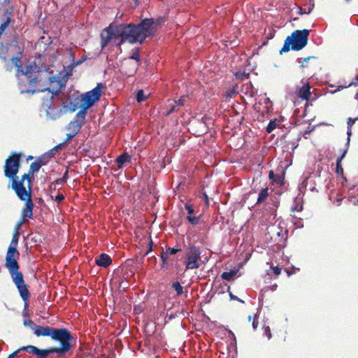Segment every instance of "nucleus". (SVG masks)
<instances>
[{
	"label": "nucleus",
	"mask_w": 358,
	"mask_h": 358,
	"mask_svg": "<svg viewBox=\"0 0 358 358\" xmlns=\"http://www.w3.org/2000/svg\"><path fill=\"white\" fill-rule=\"evenodd\" d=\"M162 19L145 18L138 24H113L104 28L101 33V46L104 48L110 42L121 45L125 42L142 44L146 38L152 36Z\"/></svg>",
	"instance_id": "f257e3e1"
},
{
	"label": "nucleus",
	"mask_w": 358,
	"mask_h": 358,
	"mask_svg": "<svg viewBox=\"0 0 358 358\" xmlns=\"http://www.w3.org/2000/svg\"><path fill=\"white\" fill-rule=\"evenodd\" d=\"M19 257L20 252L17 249L8 248L6 255L5 266L8 269L22 299L24 301L25 306H27V301L30 297V292L27 285L24 282L22 273L19 271L20 265L17 262Z\"/></svg>",
	"instance_id": "f03ea898"
},
{
	"label": "nucleus",
	"mask_w": 358,
	"mask_h": 358,
	"mask_svg": "<svg viewBox=\"0 0 358 358\" xmlns=\"http://www.w3.org/2000/svg\"><path fill=\"white\" fill-rule=\"evenodd\" d=\"M41 337H49L52 341L59 343V347H50L55 353L59 355L68 352L76 343V338L66 328L45 326Z\"/></svg>",
	"instance_id": "7ed1b4c3"
},
{
	"label": "nucleus",
	"mask_w": 358,
	"mask_h": 358,
	"mask_svg": "<svg viewBox=\"0 0 358 358\" xmlns=\"http://www.w3.org/2000/svg\"><path fill=\"white\" fill-rule=\"evenodd\" d=\"M27 93L34 94L35 92H43L44 94L41 96L42 100V107L46 111V115L52 120H56L59 119L63 114V110L59 106L56 107V103L54 101V93L50 90V88H45L41 90H28L26 91Z\"/></svg>",
	"instance_id": "20e7f679"
},
{
	"label": "nucleus",
	"mask_w": 358,
	"mask_h": 358,
	"mask_svg": "<svg viewBox=\"0 0 358 358\" xmlns=\"http://www.w3.org/2000/svg\"><path fill=\"white\" fill-rule=\"evenodd\" d=\"M309 34L310 31L306 29L294 31L285 40L284 45L280 50V54L287 52L290 50L294 51L302 50L308 43Z\"/></svg>",
	"instance_id": "39448f33"
},
{
	"label": "nucleus",
	"mask_w": 358,
	"mask_h": 358,
	"mask_svg": "<svg viewBox=\"0 0 358 358\" xmlns=\"http://www.w3.org/2000/svg\"><path fill=\"white\" fill-rule=\"evenodd\" d=\"M22 153L13 152L6 159L3 167L4 176L11 180V188L14 190V181L19 182L20 178L17 176L21 166Z\"/></svg>",
	"instance_id": "423d86ee"
},
{
	"label": "nucleus",
	"mask_w": 358,
	"mask_h": 358,
	"mask_svg": "<svg viewBox=\"0 0 358 358\" xmlns=\"http://www.w3.org/2000/svg\"><path fill=\"white\" fill-rule=\"evenodd\" d=\"M14 192L17 196L21 200L24 201L25 203L22 210V217L24 218H33V209L34 204L31 199V188L22 187L21 185H14Z\"/></svg>",
	"instance_id": "0eeeda50"
},
{
	"label": "nucleus",
	"mask_w": 358,
	"mask_h": 358,
	"mask_svg": "<svg viewBox=\"0 0 358 358\" xmlns=\"http://www.w3.org/2000/svg\"><path fill=\"white\" fill-rule=\"evenodd\" d=\"M104 87V83H99L94 89L85 93L82 99V110L85 112L87 109L92 107L95 102L100 99Z\"/></svg>",
	"instance_id": "6e6552de"
},
{
	"label": "nucleus",
	"mask_w": 358,
	"mask_h": 358,
	"mask_svg": "<svg viewBox=\"0 0 358 358\" xmlns=\"http://www.w3.org/2000/svg\"><path fill=\"white\" fill-rule=\"evenodd\" d=\"M201 260L200 248L195 245L190 246L185 254V265L187 270L196 269L200 266Z\"/></svg>",
	"instance_id": "1a4fd4ad"
},
{
	"label": "nucleus",
	"mask_w": 358,
	"mask_h": 358,
	"mask_svg": "<svg viewBox=\"0 0 358 358\" xmlns=\"http://www.w3.org/2000/svg\"><path fill=\"white\" fill-rule=\"evenodd\" d=\"M41 168V164L36 163V161L32 162L29 166L28 173H24L21 176L19 182L14 181L13 186L15 185V184H16L17 185H21V187H26L24 185V181L27 180V189H29V187L31 188V182H32L34 174L35 173L38 172Z\"/></svg>",
	"instance_id": "9d476101"
},
{
	"label": "nucleus",
	"mask_w": 358,
	"mask_h": 358,
	"mask_svg": "<svg viewBox=\"0 0 358 358\" xmlns=\"http://www.w3.org/2000/svg\"><path fill=\"white\" fill-rule=\"evenodd\" d=\"M131 67L129 71H125V74L128 76H132L136 71L138 67L140 66V51L138 48L135 49L132 55L123 61V65L126 67L127 65H131Z\"/></svg>",
	"instance_id": "9b49d317"
},
{
	"label": "nucleus",
	"mask_w": 358,
	"mask_h": 358,
	"mask_svg": "<svg viewBox=\"0 0 358 358\" xmlns=\"http://www.w3.org/2000/svg\"><path fill=\"white\" fill-rule=\"evenodd\" d=\"M85 122V112L84 110H80L76 114L75 120L69 122L66 129L73 132L74 134H78Z\"/></svg>",
	"instance_id": "f8f14e48"
},
{
	"label": "nucleus",
	"mask_w": 358,
	"mask_h": 358,
	"mask_svg": "<svg viewBox=\"0 0 358 358\" xmlns=\"http://www.w3.org/2000/svg\"><path fill=\"white\" fill-rule=\"evenodd\" d=\"M311 87L309 83H304L301 87H297L296 89V94L298 97L303 100L310 101L311 96ZM313 99H311L312 101Z\"/></svg>",
	"instance_id": "ddd939ff"
},
{
	"label": "nucleus",
	"mask_w": 358,
	"mask_h": 358,
	"mask_svg": "<svg viewBox=\"0 0 358 358\" xmlns=\"http://www.w3.org/2000/svg\"><path fill=\"white\" fill-rule=\"evenodd\" d=\"M192 130L194 132L196 136H201L202 134L207 132L208 127L205 122L203 120H196L190 124Z\"/></svg>",
	"instance_id": "4468645a"
},
{
	"label": "nucleus",
	"mask_w": 358,
	"mask_h": 358,
	"mask_svg": "<svg viewBox=\"0 0 358 358\" xmlns=\"http://www.w3.org/2000/svg\"><path fill=\"white\" fill-rule=\"evenodd\" d=\"M24 326H28L33 331L36 337H41L43 331L45 326H41L35 324L31 320H24L23 322Z\"/></svg>",
	"instance_id": "2eb2a0df"
},
{
	"label": "nucleus",
	"mask_w": 358,
	"mask_h": 358,
	"mask_svg": "<svg viewBox=\"0 0 358 358\" xmlns=\"http://www.w3.org/2000/svg\"><path fill=\"white\" fill-rule=\"evenodd\" d=\"M95 263L99 266L107 268L112 264V259L108 255L101 253L95 259Z\"/></svg>",
	"instance_id": "dca6fc26"
},
{
	"label": "nucleus",
	"mask_w": 358,
	"mask_h": 358,
	"mask_svg": "<svg viewBox=\"0 0 358 358\" xmlns=\"http://www.w3.org/2000/svg\"><path fill=\"white\" fill-rule=\"evenodd\" d=\"M13 67L17 68V72L20 71V69L22 67V60L21 57L15 56L11 58V62H6L5 64L4 68L6 71H10L13 70Z\"/></svg>",
	"instance_id": "f3484780"
},
{
	"label": "nucleus",
	"mask_w": 358,
	"mask_h": 358,
	"mask_svg": "<svg viewBox=\"0 0 358 358\" xmlns=\"http://www.w3.org/2000/svg\"><path fill=\"white\" fill-rule=\"evenodd\" d=\"M241 92L248 97H253L257 93L251 82L244 84L241 87Z\"/></svg>",
	"instance_id": "a211bd4d"
},
{
	"label": "nucleus",
	"mask_w": 358,
	"mask_h": 358,
	"mask_svg": "<svg viewBox=\"0 0 358 358\" xmlns=\"http://www.w3.org/2000/svg\"><path fill=\"white\" fill-rule=\"evenodd\" d=\"M340 152H341V155L336 159V172L338 175L343 176V169L341 166V162H342L343 159L345 157V156L346 155L348 152H347V149H342L340 150Z\"/></svg>",
	"instance_id": "6ab92c4d"
},
{
	"label": "nucleus",
	"mask_w": 358,
	"mask_h": 358,
	"mask_svg": "<svg viewBox=\"0 0 358 358\" xmlns=\"http://www.w3.org/2000/svg\"><path fill=\"white\" fill-rule=\"evenodd\" d=\"M55 353L51 348L45 349H39L38 348L36 350L34 355L36 358H48L50 355Z\"/></svg>",
	"instance_id": "aec40b11"
},
{
	"label": "nucleus",
	"mask_w": 358,
	"mask_h": 358,
	"mask_svg": "<svg viewBox=\"0 0 358 358\" xmlns=\"http://www.w3.org/2000/svg\"><path fill=\"white\" fill-rule=\"evenodd\" d=\"M269 179L278 185L284 184L285 176L283 174L275 175L273 171L271 170L268 173Z\"/></svg>",
	"instance_id": "412c9836"
},
{
	"label": "nucleus",
	"mask_w": 358,
	"mask_h": 358,
	"mask_svg": "<svg viewBox=\"0 0 358 358\" xmlns=\"http://www.w3.org/2000/svg\"><path fill=\"white\" fill-rule=\"evenodd\" d=\"M130 161L131 156L127 152L122 153L116 159L118 169H121L124 163L129 162Z\"/></svg>",
	"instance_id": "4be33fe9"
},
{
	"label": "nucleus",
	"mask_w": 358,
	"mask_h": 358,
	"mask_svg": "<svg viewBox=\"0 0 358 358\" xmlns=\"http://www.w3.org/2000/svg\"><path fill=\"white\" fill-rule=\"evenodd\" d=\"M268 195H269L268 188V187L262 188L259 193L256 204L259 205V204H261L263 202H264L265 200L268 196Z\"/></svg>",
	"instance_id": "5701e85b"
},
{
	"label": "nucleus",
	"mask_w": 358,
	"mask_h": 358,
	"mask_svg": "<svg viewBox=\"0 0 358 358\" xmlns=\"http://www.w3.org/2000/svg\"><path fill=\"white\" fill-rule=\"evenodd\" d=\"M59 108H62L63 110V113L66 112H73L76 110V105H74L72 102L64 101L62 102Z\"/></svg>",
	"instance_id": "b1692460"
},
{
	"label": "nucleus",
	"mask_w": 358,
	"mask_h": 358,
	"mask_svg": "<svg viewBox=\"0 0 358 358\" xmlns=\"http://www.w3.org/2000/svg\"><path fill=\"white\" fill-rule=\"evenodd\" d=\"M236 273H237V271L231 270L229 271H226V272L222 273L221 275V278L223 280L230 281L236 275Z\"/></svg>",
	"instance_id": "393cba45"
},
{
	"label": "nucleus",
	"mask_w": 358,
	"mask_h": 358,
	"mask_svg": "<svg viewBox=\"0 0 358 358\" xmlns=\"http://www.w3.org/2000/svg\"><path fill=\"white\" fill-rule=\"evenodd\" d=\"M20 235V231H15L13 235L10 244L8 248H13L14 249H17Z\"/></svg>",
	"instance_id": "a878e982"
},
{
	"label": "nucleus",
	"mask_w": 358,
	"mask_h": 358,
	"mask_svg": "<svg viewBox=\"0 0 358 358\" xmlns=\"http://www.w3.org/2000/svg\"><path fill=\"white\" fill-rule=\"evenodd\" d=\"M238 94V87L237 85H236L231 89L228 90L225 92V96L227 97L232 98V97H234Z\"/></svg>",
	"instance_id": "bb28decb"
},
{
	"label": "nucleus",
	"mask_w": 358,
	"mask_h": 358,
	"mask_svg": "<svg viewBox=\"0 0 358 358\" xmlns=\"http://www.w3.org/2000/svg\"><path fill=\"white\" fill-rule=\"evenodd\" d=\"M8 52V48L6 47H4L3 45V43H1V48H0V58L5 62H7V54Z\"/></svg>",
	"instance_id": "cd10ccee"
},
{
	"label": "nucleus",
	"mask_w": 358,
	"mask_h": 358,
	"mask_svg": "<svg viewBox=\"0 0 358 358\" xmlns=\"http://www.w3.org/2000/svg\"><path fill=\"white\" fill-rule=\"evenodd\" d=\"M172 287L176 290L178 296H180L183 294V287L178 281L173 282Z\"/></svg>",
	"instance_id": "c85d7f7f"
},
{
	"label": "nucleus",
	"mask_w": 358,
	"mask_h": 358,
	"mask_svg": "<svg viewBox=\"0 0 358 358\" xmlns=\"http://www.w3.org/2000/svg\"><path fill=\"white\" fill-rule=\"evenodd\" d=\"M352 85H354V86L358 85V76L355 78V80H353L352 83H350L348 86L338 85L335 90L331 92V93H336V92L340 91L341 90H343L344 88L350 87Z\"/></svg>",
	"instance_id": "c756f323"
},
{
	"label": "nucleus",
	"mask_w": 358,
	"mask_h": 358,
	"mask_svg": "<svg viewBox=\"0 0 358 358\" xmlns=\"http://www.w3.org/2000/svg\"><path fill=\"white\" fill-rule=\"evenodd\" d=\"M148 96L145 95L143 90H139L136 93V101L138 103L143 102L147 99Z\"/></svg>",
	"instance_id": "7c9ffc66"
},
{
	"label": "nucleus",
	"mask_w": 358,
	"mask_h": 358,
	"mask_svg": "<svg viewBox=\"0 0 358 358\" xmlns=\"http://www.w3.org/2000/svg\"><path fill=\"white\" fill-rule=\"evenodd\" d=\"M36 348H37V347H36L34 345H29L23 346V347L20 348V350H23L28 353L34 355L36 353Z\"/></svg>",
	"instance_id": "2f4dec72"
},
{
	"label": "nucleus",
	"mask_w": 358,
	"mask_h": 358,
	"mask_svg": "<svg viewBox=\"0 0 358 358\" xmlns=\"http://www.w3.org/2000/svg\"><path fill=\"white\" fill-rule=\"evenodd\" d=\"M278 126L276 120H271L266 127V131L271 133Z\"/></svg>",
	"instance_id": "473e14b6"
},
{
	"label": "nucleus",
	"mask_w": 358,
	"mask_h": 358,
	"mask_svg": "<svg viewBox=\"0 0 358 358\" xmlns=\"http://www.w3.org/2000/svg\"><path fill=\"white\" fill-rule=\"evenodd\" d=\"M23 74L26 76L28 79H29L28 82L30 85H34L35 84H36L37 78L35 76L33 78H31V73L29 71H27L25 73H23Z\"/></svg>",
	"instance_id": "72a5a7b5"
},
{
	"label": "nucleus",
	"mask_w": 358,
	"mask_h": 358,
	"mask_svg": "<svg viewBox=\"0 0 358 358\" xmlns=\"http://www.w3.org/2000/svg\"><path fill=\"white\" fill-rule=\"evenodd\" d=\"M168 257L169 255L166 253L165 251H163L160 255V258L162 259V267H166L168 264Z\"/></svg>",
	"instance_id": "f704fd0d"
},
{
	"label": "nucleus",
	"mask_w": 358,
	"mask_h": 358,
	"mask_svg": "<svg viewBox=\"0 0 358 358\" xmlns=\"http://www.w3.org/2000/svg\"><path fill=\"white\" fill-rule=\"evenodd\" d=\"M234 75L236 78L240 79V80H243L245 78H248L250 73H245V71H239V72H236Z\"/></svg>",
	"instance_id": "c9c22d12"
},
{
	"label": "nucleus",
	"mask_w": 358,
	"mask_h": 358,
	"mask_svg": "<svg viewBox=\"0 0 358 358\" xmlns=\"http://www.w3.org/2000/svg\"><path fill=\"white\" fill-rule=\"evenodd\" d=\"M187 219L192 225H196L199 221V217L196 216L188 215Z\"/></svg>",
	"instance_id": "e433bc0d"
},
{
	"label": "nucleus",
	"mask_w": 358,
	"mask_h": 358,
	"mask_svg": "<svg viewBox=\"0 0 358 358\" xmlns=\"http://www.w3.org/2000/svg\"><path fill=\"white\" fill-rule=\"evenodd\" d=\"M351 129L350 127H348V132H347V134H348V138H347V142L345 145V148L343 149H347V151L348 150V148H349V145H350V136L352 135V131H351Z\"/></svg>",
	"instance_id": "4c0bfd02"
},
{
	"label": "nucleus",
	"mask_w": 358,
	"mask_h": 358,
	"mask_svg": "<svg viewBox=\"0 0 358 358\" xmlns=\"http://www.w3.org/2000/svg\"><path fill=\"white\" fill-rule=\"evenodd\" d=\"M36 162L41 164V166H43L48 163V159L47 157L41 156L36 159Z\"/></svg>",
	"instance_id": "58836bf2"
},
{
	"label": "nucleus",
	"mask_w": 358,
	"mask_h": 358,
	"mask_svg": "<svg viewBox=\"0 0 358 358\" xmlns=\"http://www.w3.org/2000/svg\"><path fill=\"white\" fill-rule=\"evenodd\" d=\"M180 251V249H175L172 248H168L166 249L165 252L168 255H173L176 254L178 252Z\"/></svg>",
	"instance_id": "ea45409f"
},
{
	"label": "nucleus",
	"mask_w": 358,
	"mask_h": 358,
	"mask_svg": "<svg viewBox=\"0 0 358 358\" xmlns=\"http://www.w3.org/2000/svg\"><path fill=\"white\" fill-rule=\"evenodd\" d=\"M28 220H26V218H24L23 217H22V219L16 224L15 225V231H19L20 227H22V225L23 224H24L26 222H27Z\"/></svg>",
	"instance_id": "a19ab883"
},
{
	"label": "nucleus",
	"mask_w": 358,
	"mask_h": 358,
	"mask_svg": "<svg viewBox=\"0 0 358 358\" xmlns=\"http://www.w3.org/2000/svg\"><path fill=\"white\" fill-rule=\"evenodd\" d=\"M311 59H316V57H308L304 58L303 59V61L301 62V67H302L303 69L307 68L308 67V66L306 65L307 62Z\"/></svg>",
	"instance_id": "79ce46f5"
},
{
	"label": "nucleus",
	"mask_w": 358,
	"mask_h": 358,
	"mask_svg": "<svg viewBox=\"0 0 358 358\" xmlns=\"http://www.w3.org/2000/svg\"><path fill=\"white\" fill-rule=\"evenodd\" d=\"M185 208L187 210V213L189 214V215H191L192 214L194 213V207H193L192 205L189 204V203H187L185 205Z\"/></svg>",
	"instance_id": "37998d69"
},
{
	"label": "nucleus",
	"mask_w": 358,
	"mask_h": 358,
	"mask_svg": "<svg viewBox=\"0 0 358 358\" xmlns=\"http://www.w3.org/2000/svg\"><path fill=\"white\" fill-rule=\"evenodd\" d=\"M357 120H358V116L355 118L349 117L348 119V122H347L348 127L352 128V127L353 126V124L355 123V122Z\"/></svg>",
	"instance_id": "c03bdc74"
},
{
	"label": "nucleus",
	"mask_w": 358,
	"mask_h": 358,
	"mask_svg": "<svg viewBox=\"0 0 358 358\" xmlns=\"http://www.w3.org/2000/svg\"><path fill=\"white\" fill-rule=\"evenodd\" d=\"M273 273L276 275V276H278L280 273H281V268H280L279 266H271V267Z\"/></svg>",
	"instance_id": "a18cd8bd"
},
{
	"label": "nucleus",
	"mask_w": 358,
	"mask_h": 358,
	"mask_svg": "<svg viewBox=\"0 0 358 358\" xmlns=\"http://www.w3.org/2000/svg\"><path fill=\"white\" fill-rule=\"evenodd\" d=\"M303 210V206L299 205V203H295L294 206L292 207V212L294 213L295 211H301Z\"/></svg>",
	"instance_id": "49530a36"
},
{
	"label": "nucleus",
	"mask_w": 358,
	"mask_h": 358,
	"mask_svg": "<svg viewBox=\"0 0 358 358\" xmlns=\"http://www.w3.org/2000/svg\"><path fill=\"white\" fill-rule=\"evenodd\" d=\"M264 334L266 336V337L270 339L272 336L271 335V329H270V327L268 326L267 327H265L264 328Z\"/></svg>",
	"instance_id": "de8ad7c7"
},
{
	"label": "nucleus",
	"mask_w": 358,
	"mask_h": 358,
	"mask_svg": "<svg viewBox=\"0 0 358 358\" xmlns=\"http://www.w3.org/2000/svg\"><path fill=\"white\" fill-rule=\"evenodd\" d=\"M64 182H66L62 179V178H58L56 180H55V182H53L52 183H51V185H50V187L52 188V186H53V185H61Z\"/></svg>",
	"instance_id": "09e8293b"
},
{
	"label": "nucleus",
	"mask_w": 358,
	"mask_h": 358,
	"mask_svg": "<svg viewBox=\"0 0 358 358\" xmlns=\"http://www.w3.org/2000/svg\"><path fill=\"white\" fill-rule=\"evenodd\" d=\"M64 198L65 197H64V196L62 194L59 193L55 196V201L58 202V203H60V202H62L64 199Z\"/></svg>",
	"instance_id": "8fccbe9b"
},
{
	"label": "nucleus",
	"mask_w": 358,
	"mask_h": 358,
	"mask_svg": "<svg viewBox=\"0 0 358 358\" xmlns=\"http://www.w3.org/2000/svg\"><path fill=\"white\" fill-rule=\"evenodd\" d=\"M76 134H74L73 132L70 131L69 133L66 134V139L64 141V143L69 141L71 138H73Z\"/></svg>",
	"instance_id": "3c124183"
},
{
	"label": "nucleus",
	"mask_w": 358,
	"mask_h": 358,
	"mask_svg": "<svg viewBox=\"0 0 358 358\" xmlns=\"http://www.w3.org/2000/svg\"><path fill=\"white\" fill-rule=\"evenodd\" d=\"M185 97H181L177 101H175V103L177 106H183L185 104Z\"/></svg>",
	"instance_id": "603ef678"
},
{
	"label": "nucleus",
	"mask_w": 358,
	"mask_h": 358,
	"mask_svg": "<svg viewBox=\"0 0 358 358\" xmlns=\"http://www.w3.org/2000/svg\"><path fill=\"white\" fill-rule=\"evenodd\" d=\"M69 167H67V168H66V169L65 173H64L63 176L62 177V179H63L65 182H66V181L68 180V179H69Z\"/></svg>",
	"instance_id": "864d4df0"
},
{
	"label": "nucleus",
	"mask_w": 358,
	"mask_h": 358,
	"mask_svg": "<svg viewBox=\"0 0 358 358\" xmlns=\"http://www.w3.org/2000/svg\"><path fill=\"white\" fill-rule=\"evenodd\" d=\"M258 324H259L258 319L256 318V317H255L253 319V321H252V327L255 330L257 329Z\"/></svg>",
	"instance_id": "5fc2aeb1"
},
{
	"label": "nucleus",
	"mask_w": 358,
	"mask_h": 358,
	"mask_svg": "<svg viewBox=\"0 0 358 358\" xmlns=\"http://www.w3.org/2000/svg\"><path fill=\"white\" fill-rule=\"evenodd\" d=\"M176 106H177V105L176 103H175V105H173L171 106V108L166 112V115H169L171 113H172L174 111H176Z\"/></svg>",
	"instance_id": "6e6d98bb"
},
{
	"label": "nucleus",
	"mask_w": 358,
	"mask_h": 358,
	"mask_svg": "<svg viewBox=\"0 0 358 358\" xmlns=\"http://www.w3.org/2000/svg\"><path fill=\"white\" fill-rule=\"evenodd\" d=\"M152 244H153V242L150 239V242H149V249L145 253L144 256L145 255H147L149 252H150L152 251Z\"/></svg>",
	"instance_id": "4d7b16f0"
},
{
	"label": "nucleus",
	"mask_w": 358,
	"mask_h": 358,
	"mask_svg": "<svg viewBox=\"0 0 358 358\" xmlns=\"http://www.w3.org/2000/svg\"><path fill=\"white\" fill-rule=\"evenodd\" d=\"M278 204H279V202H278V201H273V204H272V205H273V207H272V208H271V209L272 210H276V208L278 207Z\"/></svg>",
	"instance_id": "13d9d810"
},
{
	"label": "nucleus",
	"mask_w": 358,
	"mask_h": 358,
	"mask_svg": "<svg viewBox=\"0 0 358 358\" xmlns=\"http://www.w3.org/2000/svg\"><path fill=\"white\" fill-rule=\"evenodd\" d=\"M10 0H0V6H7L10 3Z\"/></svg>",
	"instance_id": "bf43d9fd"
},
{
	"label": "nucleus",
	"mask_w": 358,
	"mask_h": 358,
	"mask_svg": "<svg viewBox=\"0 0 358 358\" xmlns=\"http://www.w3.org/2000/svg\"><path fill=\"white\" fill-rule=\"evenodd\" d=\"M229 296H230L231 299L237 300V301L243 302L240 299H238L236 296H234L231 292L229 293Z\"/></svg>",
	"instance_id": "052dcab7"
},
{
	"label": "nucleus",
	"mask_w": 358,
	"mask_h": 358,
	"mask_svg": "<svg viewBox=\"0 0 358 358\" xmlns=\"http://www.w3.org/2000/svg\"><path fill=\"white\" fill-rule=\"evenodd\" d=\"M122 69H123L124 72L125 73L126 71H129L131 69V65H127L126 67L124 66V65L122 64Z\"/></svg>",
	"instance_id": "680f3d73"
},
{
	"label": "nucleus",
	"mask_w": 358,
	"mask_h": 358,
	"mask_svg": "<svg viewBox=\"0 0 358 358\" xmlns=\"http://www.w3.org/2000/svg\"><path fill=\"white\" fill-rule=\"evenodd\" d=\"M20 351V349L13 352L12 354L9 355V356L8 357V358H13L17 354V352Z\"/></svg>",
	"instance_id": "e2e57ef3"
},
{
	"label": "nucleus",
	"mask_w": 358,
	"mask_h": 358,
	"mask_svg": "<svg viewBox=\"0 0 358 358\" xmlns=\"http://www.w3.org/2000/svg\"><path fill=\"white\" fill-rule=\"evenodd\" d=\"M12 11H13V8H10V9H8V8H7V9L6 10V11H5V13H6V14H10V13H12Z\"/></svg>",
	"instance_id": "0e129e2a"
},
{
	"label": "nucleus",
	"mask_w": 358,
	"mask_h": 358,
	"mask_svg": "<svg viewBox=\"0 0 358 358\" xmlns=\"http://www.w3.org/2000/svg\"><path fill=\"white\" fill-rule=\"evenodd\" d=\"M344 199L343 198H341V199H336V201L338 203V206L341 205V201L343 200Z\"/></svg>",
	"instance_id": "69168bd1"
},
{
	"label": "nucleus",
	"mask_w": 358,
	"mask_h": 358,
	"mask_svg": "<svg viewBox=\"0 0 358 358\" xmlns=\"http://www.w3.org/2000/svg\"><path fill=\"white\" fill-rule=\"evenodd\" d=\"M33 158H34V157H33V156L29 155V156L27 157V161H29V160H31Z\"/></svg>",
	"instance_id": "338daca9"
},
{
	"label": "nucleus",
	"mask_w": 358,
	"mask_h": 358,
	"mask_svg": "<svg viewBox=\"0 0 358 358\" xmlns=\"http://www.w3.org/2000/svg\"><path fill=\"white\" fill-rule=\"evenodd\" d=\"M286 272H287L288 276L291 275L292 273L288 270H286Z\"/></svg>",
	"instance_id": "774afa93"
}]
</instances>
